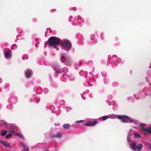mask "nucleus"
Wrapping results in <instances>:
<instances>
[{
  "mask_svg": "<svg viewBox=\"0 0 151 151\" xmlns=\"http://www.w3.org/2000/svg\"><path fill=\"white\" fill-rule=\"evenodd\" d=\"M109 118L112 119L117 118L120 119L121 121L123 123H130L135 125L137 124V120L125 115H115L112 114L108 116H104V120Z\"/></svg>",
  "mask_w": 151,
  "mask_h": 151,
  "instance_id": "f257e3e1",
  "label": "nucleus"
},
{
  "mask_svg": "<svg viewBox=\"0 0 151 151\" xmlns=\"http://www.w3.org/2000/svg\"><path fill=\"white\" fill-rule=\"evenodd\" d=\"M52 67L54 69L56 73H61L62 72L64 74L62 75V76L65 79L62 81L64 82H65L66 80L68 79V75L66 74L68 71V69L67 67H65L63 68V69H60V67L59 65H52Z\"/></svg>",
  "mask_w": 151,
  "mask_h": 151,
  "instance_id": "f03ea898",
  "label": "nucleus"
},
{
  "mask_svg": "<svg viewBox=\"0 0 151 151\" xmlns=\"http://www.w3.org/2000/svg\"><path fill=\"white\" fill-rule=\"evenodd\" d=\"M49 46L51 47L53 46L54 47H56V45H58L60 42V39L54 36L50 37L48 39Z\"/></svg>",
  "mask_w": 151,
  "mask_h": 151,
  "instance_id": "7ed1b4c3",
  "label": "nucleus"
},
{
  "mask_svg": "<svg viewBox=\"0 0 151 151\" xmlns=\"http://www.w3.org/2000/svg\"><path fill=\"white\" fill-rule=\"evenodd\" d=\"M62 48L66 51H69L72 47V44L70 41L66 40L60 43Z\"/></svg>",
  "mask_w": 151,
  "mask_h": 151,
  "instance_id": "20e7f679",
  "label": "nucleus"
},
{
  "mask_svg": "<svg viewBox=\"0 0 151 151\" xmlns=\"http://www.w3.org/2000/svg\"><path fill=\"white\" fill-rule=\"evenodd\" d=\"M144 94L146 96H151V92L150 89H146V88H144L142 90V92L140 94L137 93L134 94V97H136V96H139V97H137L136 99H139V97L141 98H143V96Z\"/></svg>",
  "mask_w": 151,
  "mask_h": 151,
  "instance_id": "39448f33",
  "label": "nucleus"
},
{
  "mask_svg": "<svg viewBox=\"0 0 151 151\" xmlns=\"http://www.w3.org/2000/svg\"><path fill=\"white\" fill-rule=\"evenodd\" d=\"M64 54H61V57L60 58L61 62L62 63H64L67 65H71L72 62L70 58L68 57H65Z\"/></svg>",
  "mask_w": 151,
  "mask_h": 151,
  "instance_id": "423d86ee",
  "label": "nucleus"
},
{
  "mask_svg": "<svg viewBox=\"0 0 151 151\" xmlns=\"http://www.w3.org/2000/svg\"><path fill=\"white\" fill-rule=\"evenodd\" d=\"M95 82V80L92 76L90 77L87 76L86 81L84 83V85L86 86H93Z\"/></svg>",
  "mask_w": 151,
  "mask_h": 151,
  "instance_id": "0eeeda50",
  "label": "nucleus"
},
{
  "mask_svg": "<svg viewBox=\"0 0 151 151\" xmlns=\"http://www.w3.org/2000/svg\"><path fill=\"white\" fill-rule=\"evenodd\" d=\"M143 147V145L140 144L138 145L136 143H133L130 145V148L134 151H136V149L138 151L141 150Z\"/></svg>",
  "mask_w": 151,
  "mask_h": 151,
  "instance_id": "6e6552de",
  "label": "nucleus"
},
{
  "mask_svg": "<svg viewBox=\"0 0 151 151\" xmlns=\"http://www.w3.org/2000/svg\"><path fill=\"white\" fill-rule=\"evenodd\" d=\"M84 19L80 16L75 17L73 19L72 24L74 26L77 25V23L81 24L83 22Z\"/></svg>",
  "mask_w": 151,
  "mask_h": 151,
  "instance_id": "1a4fd4ad",
  "label": "nucleus"
},
{
  "mask_svg": "<svg viewBox=\"0 0 151 151\" xmlns=\"http://www.w3.org/2000/svg\"><path fill=\"white\" fill-rule=\"evenodd\" d=\"M15 125L13 124H8L6 127V129L8 130V132L14 133H15Z\"/></svg>",
  "mask_w": 151,
  "mask_h": 151,
  "instance_id": "9d476101",
  "label": "nucleus"
},
{
  "mask_svg": "<svg viewBox=\"0 0 151 151\" xmlns=\"http://www.w3.org/2000/svg\"><path fill=\"white\" fill-rule=\"evenodd\" d=\"M12 51L9 49H5L4 51V53L5 58L7 60H9L11 57V53Z\"/></svg>",
  "mask_w": 151,
  "mask_h": 151,
  "instance_id": "9b49d317",
  "label": "nucleus"
},
{
  "mask_svg": "<svg viewBox=\"0 0 151 151\" xmlns=\"http://www.w3.org/2000/svg\"><path fill=\"white\" fill-rule=\"evenodd\" d=\"M18 101L17 97L14 96H11L9 99V102L11 104L16 103Z\"/></svg>",
  "mask_w": 151,
  "mask_h": 151,
  "instance_id": "f8f14e48",
  "label": "nucleus"
},
{
  "mask_svg": "<svg viewBox=\"0 0 151 151\" xmlns=\"http://www.w3.org/2000/svg\"><path fill=\"white\" fill-rule=\"evenodd\" d=\"M97 123V121H95L93 122L89 121L83 124V125L86 126H93L96 125Z\"/></svg>",
  "mask_w": 151,
  "mask_h": 151,
  "instance_id": "ddd939ff",
  "label": "nucleus"
},
{
  "mask_svg": "<svg viewBox=\"0 0 151 151\" xmlns=\"http://www.w3.org/2000/svg\"><path fill=\"white\" fill-rule=\"evenodd\" d=\"M32 71L31 69H28L26 70L25 74V77L27 78H29L31 74H32Z\"/></svg>",
  "mask_w": 151,
  "mask_h": 151,
  "instance_id": "4468645a",
  "label": "nucleus"
},
{
  "mask_svg": "<svg viewBox=\"0 0 151 151\" xmlns=\"http://www.w3.org/2000/svg\"><path fill=\"white\" fill-rule=\"evenodd\" d=\"M62 136V134L61 132H58L56 134H54L51 135V138L57 137L61 138Z\"/></svg>",
  "mask_w": 151,
  "mask_h": 151,
  "instance_id": "2eb2a0df",
  "label": "nucleus"
},
{
  "mask_svg": "<svg viewBox=\"0 0 151 151\" xmlns=\"http://www.w3.org/2000/svg\"><path fill=\"white\" fill-rule=\"evenodd\" d=\"M0 142L5 147H11L9 144L6 141L0 140Z\"/></svg>",
  "mask_w": 151,
  "mask_h": 151,
  "instance_id": "dca6fc26",
  "label": "nucleus"
},
{
  "mask_svg": "<svg viewBox=\"0 0 151 151\" xmlns=\"http://www.w3.org/2000/svg\"><path fill=\"white\" fill-rule=\"evenodd\" d=\"M147 76L145 77V80L146 81L149 82L148 79L151 78V70H150L147 73Z\"/></svg>",
  "mask_w": 151,
  "mask_h": 151,
  "instance_id": "f3484780",
  "label": "nucleus"
},
{
  "mask_svg": "<svg viewBox=\"0 0 151 151\" xmlns=\"http://www.w3.org/2000/svg\"><path fill=\"white\" fill-rule=\"evenodd\" d=\"M112 59L113 60L116 61V62L119 63H120L121 61L120 59L119 58H118L117 56L116 55H114L113 56Z\"/></svg>",
  "mask_w": 151,
  "mask_h": 151,
  "instance_id": "a211bd4d",
  "label": "nucleus"
},
{
  "mask_svg": "<svg viewBox=\"0 0 151 151\" xmlns=\"http://www.w3.org/2000/svg\"><path fill=\"white\" fill-rule=\"evenodd\" d=\"M142 130L144 132H147L149 134H151V126L148 128H143Z\"/></svg>",
  "mask_w": 151,
  "mask_h": 151,
  "instance_id": "6ab92c4d",
  "label": "nucleus"
},
{
  "mask_svg": "<svg viewBox=\"0 0 151 151\" xmlns=\"http://www.w3.org/2000/svg\"><path fill=\"white\" fill-rule=\"evenodd\" d=\"M90 40H93V42L92 44H95L97 42V40L95 38V36L94 34H91V35Z\"/></svg>",
  "mask_w": 151,
  "mask_h": 151,
  "instance_id": "aec40b11",
  "label": "nucleus"
},
{
  "mask_svg": "<svg viewBox=\"0 0 151 151\" xmlns=\"http://www.w3.org/2000/svg\"><path fill=\"white\" fill-rule=\"evenodd\" d=\"M21 145L22 147L25 150L28 151L29 150V147L23 142L21 143Z\"/></svg>",
  "mask_w": 151,
  "mask_h": 151,
  "instance_id": "412c9836",
  "label": "nucleus"
},
{
  "mask_svg": "<svg viewBox=\"0 0 151 151\" xmlns=\"http://www.w3.org/2000/svg\"><path fill=\"white\" fill-rule=\"evenodd\" d=\"M106 102L109 105H112L114 106L116 104L115 102L114 101H109V100H106Z\"/></svg>",
  "mask_w": 151,
  "mask_h": 151,
  "instance_id": "4be33fe9",
  "label": "nucleus"
},
{
  "mask_svg": "<svg viewBox=\"0 0 151 151\" xmlns=\"http://www.w3.org/2000/svg\"><path fill=\"white\" fill-rule=\"evenodd\" d=\"M8 124L6 122L4 121H0V125L1 126H4V128L6 129V127L7 125Z\"/></svg>",
  "mask_w": 151,
  "mask_h": 151,
  "instance_id": "5701e85b",
  "label": "nucleus"
},
{
  "mask_svg": "<svg viewBox=\"0 0 151 151\" xmlns=\"http://www.w3.org/2000/svg\"><path fill=\"white\" fill-rule=\"evenodd\" d=\"M7 132H8V131L5 129L2 130L1 131L0 135L2 136H4L6 134Z\"/></svg>",
  "mask_w": 151,
  "mask_h": 151,
  "instance_id": "b1692460",
  "label": "nucleus"
},
{
  "mask_svg": "<svg viewBox=\"0 0 151 151\" xmlns=\"http://www.w3.org/2000/svg\"><path fill=\"white\" fill-rule=\"evenodd\" d=\"M131 130H130L128 134L127 137V141L128 142H131L130 137L131 135L130 134Z\"/></svg>",
  "mask_w": 151,
  "mask_h": 151,
  "instance_id": "393cba45",
  "label": "nucleus"
},
{
  "mask_svg": "<svg viewBox=\"0 0 151 151\" xmlns=\"http://www.w3.org/2000/svg\"><path fill=\"white\" fill-rule=\"evenodd\" d=\"M133 135L134 136V138L135 139H137L138 138H140L141 136L140 135L134 132L133 133Z\"/></svg>",
  "mask_w": 151,
  "mask_h": 151,
  "instance_id": "a878e982",
  "label": "nucleus"
},
{
  "mask_svg": "<svg viewBox=\"0 0 151 151\" xmlns=\"http://www.w3.org/2000/svg\"><path fill=\"white\" fill-rule=\"evenodd\" d=\"M88 90H87L86 91V92H83V93H82V94H81V96L82 97V99H83V100H85L86 99V98H85L84 96V95H85V93H86L87 94H88Z\"/></svg>",
  "mask_w": 151,
  "mask_h": 151,
  "instance_id": "bb28decb",
  "label": "nucleus"
},
{
  "mask_svg": "<svg viewBox=\"0 0 151 151\" xmlns=\"http://www.w3.org/2000/svg\"><path fill=\"white\" fill-rule=\"evenodd\" d=\"M63 127L64 128L68 129L70 128V124H65L63 125Z\"/></svg>",
  "mask_w": 151,
  "mask_h": 151,
  "instance_id": "cd10ccee",
  "label": "nucleus"
},
{
  "mask_svg": "<svg viewBox=\"0 0 151 151\" xmlns=\"http://www.w3.org/2000/svg\"><path fill=\"white\" fill-rule=\"evenodd\" d=\"M17 32L19 33H22V30L20 27H17Z\"/></svg>",
  "mask_w": 151,
  "mask_h": 151,
  "instance_id": "c85d7f7f",
  "label": "nucleus"
},
{
  "mask_svg": "<svg viewBox=\"0 0 151 151\" xmlns=\"http://www.w3.org/2000/svg\"><path fill=\"white\" fill-rule=\"evenodd\" d=\"M16 134L17 136L20 137L22 139H24L23 135L22 134L20 133H17Z\"/></svg>",
  "mask_w": 151,
  "mask_h": 151,
  "instance_id": "c756f323",
  "label": "nucleus"
},
{
  "mask_svg": "<svg viewBox=\"0 0 151 151\" xmlns=\"http://www.w3.org/2000/svg\"><path fill=\"white\" fill-rule=\"evenodd\" d=\"M139 126L142 128L141 130H142V129L143 128H145L144 127L146 126V124H145L141 123L139 124Z\"/></svg>",
  "mask_w": 151,
  "mask_h": 151,
  "instance_id": "7c9ffc66",
  "label": "nucleus"
},
{
  "mask_svg": "<svg viewBox=\"0 0 151 151\" xmlns=\"http://www.w3.org/2000/svg\"><path fill=\"white\" fill-rule=\"evenodd\" d=\"M68 78V79H69L70 81H73L75 79V77L73 75H70L69 76Z\"/></svg>",
  "mask_w": 151,
  "mask_h": 151,
  "instance_id": "2f4dec72",
  "label": "nucleus"
},
{
  "mask_svg": "<svg viewBox=\"0 0 151 151\" xmlns=\"http://www.w3.org/2000/svg\"><path fill=\"white\" fill-rule=\"evenodd\" d=\"M52 32V30L50 28H48L47 29L46 31L45 32V35L47 33H50Z\"/></svg>",
  "mask_w": 151,
  "mask_h": 151,
  "instance_id": "473e14b6",
  "label": "nucleus"
},
{
  "mask_svg": "<svg viewBox=\"0 0 151 151\" xmlns=\"http://www.w3.org/2000/svg\"><path fill=\"white\" fill-rule=\"evenodd\" d=\"M118 85V83L116 82H114L113 83L112 85L114 87H116Z\"/></svg>",
  "mask_w": 151,
  "mask_h": 151,
  "instance_id": "72a5a7b5",
  "label": "nucleus"
},
{
  "mask_svg": "<svg viewBox=\"0 0 151 151\" xmlns=\"http://www.w3.org/2000/svg\"><path fill=\"white\" fill-rule=\"evenodd\" d=\"M73 18L72 16H70L68 18V21L70 22H73Z\"/></svg>",
  "mask_w": 151,
  "mask_h": 151,
  "instance_id": "f704fd0d",
  "label": "nucleus"
},
{
  "mask_svg": "<svg viewBox=\"0 0 151 151\" xmlns=\"http://www.w3.org/2000/svg\"><path fill=\"white\" fill-rule=\"evenodd\" d=\"M48 90L47 88H45L44 89H43V92H44V93H47L48 92Z\"/></svg>",
  "mask_w": 151,
  "mask_h": 151,
  "instance_id": "c9c22d12",
  "label": "nucleus"
},
{
  "mask_svg": "<svg viewBox=\"0 0 151 151\" xmlns=\"http://www.w3.org/2000/svg\"><path fill=\"white\" fill-rule=\"evenodd\" d=\"M28 57L27 55H25L22 57V59L24 60L28 59Z\"/></svg>",
  "mask_w": 151,
  "mask_h": 151,
  "instance_id": "e433bc0d",
  "label": "nucleus"
},
{
  "mask_svg": "<svg viewBox=\"0 0 151 151\" xmlns=\"http://www.w3.org/2000/svg\"><path fill=\"white\" fill-rule=\"evenodd\" d=\"M65 103V101L63 100H61L60 101V104L61 105H63Z\"/></svg>",
  "mask_w": 151,
  "mask_h": 151,
  "instance_id": "4c0bfd02",
  "label": "nucleus"
},
{
  "mask_svg": "<svg viewBox=\"0 0 151 151\" xmlns=\"http://www.w3.org/2000/svg\"><path fill=\"white\" fill-rule=\"evenodd\" d=\"M107 97L108 98V100H109L112 99L113 98L112 96L111 95H109Z\"/></svg>",
  "mask_w": 151,
  "mask_h": 151,
  "instance_id": "58836bf2",
  "label": "nucleus"
},
{
  "mask_svg": "<svg viewBox=\"0 0 151 151\" xmlns=\"http://www.w3.org/2000/svg\"><path fill=\"white\" fill-rule=\"evenodd\" d=\"M83 121H84L83 120H81L76 121L75 122L76 123H79L83 122Z\"/></svg>",
  "mask_w": 151,
  "mask_h": 151,
  "instance_id": "ea45409f",
  "label": "nucleus"
},
{
  "mask_svg": "<svg viewBox=\"0 0 151 151\" xmlns=\"http://www.w3.org/2000/svg\"><path fill=\"white\" fill-rule=\"evenodd\" d=\"M12 136V135L11 134H8L6 136V137L7 138H9L10 137H11Z\"/></svg>",
  "mask_w": 151,
  "mask_h": 151,
  "instance_id": "a19ab883",
  "label": "nucleus"
},
{
  "mask_svg": "<svg viewBox=\"0 0 151 151\" xmlns=\"http://www.w3.org/2000/svg\"><path fill=\"white\" fill-rule=\"evenodd\" d=\"M35 100L36 101L37 103H38L40 101V99L39 98H38V99H37V97L35 98Z\"/></svg>",
  "mask_w": 151,
  "mask_h": 151,
  "instance_id": "79ce46f5",
  "label": "nucleus"
},
{
  "mask_svg": "<svg viewBox=\"0 0 151 151\" xmlns=\"http://www.w3.org/2000/svg\"><path fill=\"white\" fill-rule=\"evenodd\" d=\"M84 73V71H81L79 73L81 76H83L84 75L83 74V73Z\"/></svg>",
  "mask_w": 151,
  "mask_h": 151,
  "instance_id": "37998d69",
  "label": "nucleus"
},
{
  "mask_svg": "<svg viewBox=\"0 0 151 151\" xmlns=\"http://www.w3.org/2000/svg\"><path fill=\"white\" fill-rule=\"evenodd\" d=\"M66 109L67 111H69L71 109V108L69 107H67Z\"/></svg>",
  "mask_w": 151,
  "mask_h": 151,
  "instance_id": "c03bdc74",
  "label": "nucleus"
},
{
  "mask_svg": "<svg viewBox=\"0 0 151 151\" xmlns=\"http://www.w3.org/2000/svg\"><path fill=\"white\" fill-rule=\"evenodd\" d=\"M82 62L83 63H85V64H86V62H85V61L84 60H83V61H80L79 62V65H81V64H82L81 62Z\"/></svg>",
  "mask_w": 151,
  "mask_h": 151,
  "instance_id": "a18cd8bd",
  "label": "nucleus"
},
{
  "mask_svg": "<svg viewBox=\"0 0 151 151\" xmlns=\"http://www.w3.org/2000/svg\"><path fill=\"white\" fill-rule=\"evenodd\" d=\"M78 64L76 63V64H75V68H76L77 69V67H78Z\"/></svg>",
  "mask_w": 151,
  "mask_h": 151,
  "instance_id": "49530a36",
  "label": "nucleus"
},
{
  "mask_svg": "<svg viewBox=\"0 0 151 151\" xmlns=\"http://www.w3.org/2000/svg\"><path fill=\"white\" fill-rule=\"evenodd\" d=\"M93 42V40H90V42L91 45L93 44H92Z\"/></svg>",
  "mask_w": 151,
  "mask_h": 151,
  "instance_id": "de8ad7c7",
  "label": "nucleus"
},
{
  "mask_svg": "<svg viewBox=\"0 0 151 151\" xmlns=\"http://www.w3.org/2000/svg\"><path fill=\"white\" fill-rule=\"evenodd\" d=\"M77 10V8L76 7H74L73 8V10L74 11H76Z\"/></svg>",
  "mask_w": 151,
  "mask_h": 151,
  "instance_id": "09e8293b",
  "label": "nucleus"
},
{
  "mask_svg": "<svg viewBox=\"0 0 151 151\" xmlns=\"http://www.w3.org/2000/svg\"><path fill=\"white\" fill-rule=\"evenodd\" d=\"M132 98L131 97H129L127 99L128 100H129Z\"/></svg>",
  "mask_w": 151,
  "mask_h": 151,
  "instance_id": "8fccbe9b",
  "label": "nucleus"
},
{
  "mask_svg": "<svg viewBox=\"0 0 151 151\" xmlns=\"http://www.w3.org/2000/svg\"><path fill=\"white\" fill-rule=\"evenodd\" d=\"M43 151H49L48 150L45 149L44 150H43Z\"/></svg>",
  "mask_w": 151,
  "mask_h": 151,
  "instance_id": "3c124183",
  "label": "nucleus"
},
{
  "mask_svg": "<svg viewBox=\"0 0 151 151\" xmlns=\"http://www.w3.org/2000/svg\"><path fill=\"white\" fill-rule=\"evenodd\" d=\"M102 119L103 121H104V116L102 117Z\"/></svg>",
  "mask_w": 151,
  "mask_h": 151,
  "instance_id": "603ef678",
  "label": "nucleus"
},
{
  "mask_svg": "<svg viewBox=\"0 0 151 151\" xmlns=\"http://www.w3.org/2000/svg\"><path fill=\"white\" fill-rule=\"evenodd\" d=\"M33 99H30V101H31V102H32V101H33Z\"/></svg>",
  "mask_w": 151,
  "mask_h": 151,
  "instance_id": "864d4df0",
  "label": "nucleus"
},
{
  "mask_svg": "<svg viewBox=\"0 0 151 151\" xmlns=\"http://www.w3.org/2000/svg\"><path fill=\"white\" fill-rule=\"evenodd\" d=\"M46 43V42L45 43V45H44L45 47H46V45H45Z\"/></svg>",
  "mask_w": 151,
  "mask_h": 151,
  "instance_id": "5fc2aeb1",
  "label": "nucleus"
},
{
  "mask_svg": "<svg viewBox=\"0 0 151 151\" xmlns=\"http://www.w3.org/2000/svg\"><path fill=\"white\" fill-rule=\"evenodd\" d=\"M2 82V79L0 78V83Z\"/></svg>",
  "mask_w": 151,
  "mask_h": 151,
  "instance_id": "6e6d98bb",
  "label": "nucleus"
},
{
  "mask_svg": "<svg viewBox=\"0 0 151 151\" xmlns=\"http://www.w3.org/2000/svg\"><path fill=\"white\" fill-rule=\"evenodd\" d=\"M103 91H100V93H103Z\"/></svg>",
  "mask_w": 151,
  "mask_h": 151,
  "instance_id": "4d7b16f0",
  "label": "nucleus"
},
{
  "mask_svg": "<svg viewBox=\"0 0 151 151\" xmlns=\"http://www.w3.org/2000/svg\"><path fill=\"white\" fill-rule=\"evenodd\" d=\"M94 68H93V70H92V71L93 72L94 71Z\"/></svg>",
  "mask_w": 151,
  "mask_h": 151,
  "instance_id": "13d9d810",
  "label": "nucleus"
},
{
  "mask_svg": "<svg viewBox=\"0 0 151 151\" xmlns=\"http://www.w3.org/2000/svg\"><path fill=\"white\" fill-rule=\"evenodd\" d=\"M20 36V35H18L17 36V38H18V37H19Z\"/></svg>",
  "mask_w": 151,
  "mask_h": 151,
  "instance_id": "bf43d9fd",
  "label": "nucleus"
},
{
  "mask_svg": "<svg viewBox=\"0 0 151 151\" xmlns=\"http://www.w3.org/2000/svg\"><path fill=\"white\" fill-rule=\"evenodd\" d=\"M56 49L57 50H58V48H57V47H56Z\"/></svg>",
  "mask_w": 151,
  "mask_h": 151,
  "instance_id": "052dcab7",
  "label": "nucleus"
},
{
  "mask_svg": "<svg viewBox=\"0 0 151 151\" xmlns=\"http://www.w3.org/2000/svg\"><path fill=\"white\" fill-rule=\"evenodd\" d=\"M150 147H151V144L150 145Z\"/></svg>",
  "mask_w": 151,
  "mask_h": 151,
  "instance_id": "680f3d73",
  "label": "nucleus"
},
{
  "mask_svg": "<svg viewBox=\"0 0 151 151\" xmlns=\"http://www.w3.org/2000/svg\"><path fill=\"white\" fill-rule=\"evenodd\" d=\"M91 73H91V72H89V74H91Z\"/></svg>",
  "mask_w": 151,
  "mask_h": 151,
  "instance_id": "e2e57ef3",
  "label": "nucleus"
},
{
  "mask_svg": "<svg viewBox=\"0 0 151 151\" xmlns=\"http://www.w3.org/2000/svg\"><path fill=\"white\" fill-rule=\"evenodd\" d=\"M8 106H7V108H8Z\"/></svg>",
  "mask_w": 151,
  "mask_h": 151,
  "instance_id": "0e129e2a",
  "label": "nucleus"
},
{
  "mask_svg": "<svg viewBox=\"0 0 151 151\" xmlns=\"http://www.w3.org/2000/svg\"><path fill=\"white\" fill-rule=\"evenodd\" d=\"M150 66L149 67V68H150Z\"/></svg>",
  "mask_w": 151,
  "mask_h": 151,
  "instance_id": "69168bd1",
  "label": "nucleus"
},
{
  "mask_svg": "<svg viewBox=\"0 0 151 151\" xmlns=\"http://www.w3.org/2000/svg\"><path fill=\"white\" fill-rule=\"evenodd\" d=\"M54 10L55 11H56V10L55 9H54Z\"/></svg>",
  "mask_w": 151,
  "mask_h": 151,
  "instance_id": "338daca9",
  "label": "nucleus"
},
{
  "mask_svg": "<svg viewBox=\"0 0 151 151\" xmlns=\"http://www.w3.org/2000/svg\"><path fill=\"white\" fill-rule=\"evenodd\" d=\"M150 65H151V63H150Z\"/></svg>",
  "mask_w": 151,
  "mask_h": 151,
  "instance_id": "774afa93",
  "label": "nucleus"
}]
</instances>
